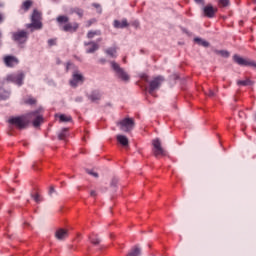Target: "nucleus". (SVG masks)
<instances>
[{
	"label": "nucleus",
	"instance_id": "nucleus-1",
	"mask_svg": "<svg viewBox=\"0 0 256 256\" xmlns=\"http://www.w3.org/2000/svg\"><path fill=\"white\" fill-rule=\"evenodd\" d=\"M31 122L33 127H39V125L43 123V116L39 110L30 112L24 116L9 119V123L15 125L18 129H26Z\"/></svg>",
	"mask_w": 256,
	"mask_h": 256
},
{
	"label": "nucleus",
	"instance_id": "nucleus-2",
	"mask_svg": "<svg viewBox=\"0 0 256 256\" xmlns=\"http://www.w3.org/2000/svg\"><path fill=\"white\" fill-rule=\"evenodd\" d=\"M59 29L64 31L65 33H77V29H79V23L77 22H69V17L65 15H60L56 18Z\"/></svg>",
	"mask_w": 256,
	"mask_h": 256
},
{
	"label": "nucleus",
	"instance_id": "nucleus-3",
	"mask_svg": "<svg viewBox=\"0 0 256 256\" xmlns=\"http://www.w3.org/2000/svg\"><path fill=\"white\" fill-rule=\"evenodd\" d=\"M12 40L18 45V47L23 48L25 43L29 41V32L25 30H18L12 33Z\"/></svg>",
	"mask_w": 256,
	"mask_h": 256
},
{
	"label": "nucleus",
	"instance_id": "nucleus-4",
	"mask_svg": "<svg viewBox=\"0 0 256 256\" xmlns=\"http://www.w3.org/2000/svg\"><path fill=\"white\" fill-rule=\"evenodd\" d=\"M110 65H111L117 79H120V81H124L125 83L129 82L131 77L129 76V74H127L125 69L121 68V66L119 64H117V62H115V61L110 62Z\"/></svg>",
	"mask_w": 256,
	"mask_h": 256
},
{
	"label": "nucleus",
	"instance_id": "nucleus-5",
	"mask_svg": "<svg viewBox=\"0 0 256 256\" xmlns=\"http://www.w3.org/2000/svg\"><path fill=\"white\" fill-rule=\"evenodd\" d=\"M27 29H33L39 30L43 29V23L41 22V12L37 9L33 10L32 16H31V23L26 25Z\"/></svg>",
	"mask_w": 256,
	"mask_h": 256
},
{
	"label": "nucleus",
	"instance_id": "nucleus-6",
	"mask_svg": "<svg viewBox=\"0 0 256 256\" xmlns=\"http://www.w3.org/2000/svg\"><path fill=\"white\" fill-rule=\"evenodd\" d=\"M234 63H237V65H240L241 67H253L256 71V62L250 59H244L243 57L239 55L233 56Z\"/></svg>",
	"mask_w": 256,
	"mask_h": 256
},
{
	"label": "nucleus",
	"instance_id": "nucleus-7",
	"mask_svg": "<svg viewBox=\"0 0 256 256\" xmlns=\"http://www.w3.org/2000/svg\"><path fill=\"white\" fill-rule=\"evenodd\" d=\"M121 131L125 133H129V131H133L135 127V120L133 118H124L118 123Z\"/></svg>",
	"mask_w": 256,
	"mask_h": 256
},
{
	"label": "nucleus",
	"instance_id": "nucleus-8",
	"mask_svg": "<svg viewBox=\"0 0 256 256\" xmlns=\"http://www.w3.org/2000/svg\"><path fill=\"white\" fill-rule=\"evenodd\" d=\"M163 81H165V79L162 76H158L150 81L148 93L150 95H155V91L161 87V83H163Z\"/></svg>",
	"mask_w": 256,
	"mask_h": 256
},
{
	"label": "nucleus",
	"instance_id": "nucleus-9",
	"mask_svg": "<svg viewBox=\"0 0 256 256\" xmlns=\"http://www.w3.org/2000/svg\"><path fill=\"white\" fill-rule=\"evenodd\" d=\"M152 145L154 147L153 153L155 157H161L165 155V149H163V146L161 145V140L159 138H155L152 140Z\"/></svg>",
	"mask_w": 256,
	"mask_h": 256
},
{
	"label": "nucleus",
	"instance_id": "nucleus-10",
	"mask_svg": "<svg viewBox=\"0 0 256 256\" xmlns=\"http://www.w3.org/2000/svg\"><path fill=\"white\" fill-rule=\"evenodd\" d=\"M23 79H25V74L23 72L7 76V81H11V83H15L16 85H19V87L23 85Z\"/></svg>",
	"mask_w": 256,
	"mask_h": 256
},
{
	"label": "nucleus",
	"instance_id": "nucleus-11",
	"mask_svg": "<svg viewBox=\"0 0 256 256\" xmlns=\"http://www.w3.org/2000/svg\"><path fill=\"white\" fill-rule=\"evenodd\" d=\"M85 81V78L79 71L73 72L72 79L70 80L71 87H77L80 83H83Z\"/></svg>",
	"mask_w": 256,
	"mask_h": 256
},
{
	"label": "nucleus",
	"instance_id": "nucleus-12",
	"mask_svg": "<svg viewBox=\"0 0 256 256\" xmlns=\"http://www.w3.org/2000/svg\"><path fill=\"white\" fill-rule=\"evenodd\" d=\"M3 61L4 65L10 68L15 67V65H19V59L15 56L6 55L4 56Z\"/></svg>",
	"mask_w": 256,
	"mask_h": 256
},
{
	"label": "nucleus",
	"instance_id": "nucleus-13",
	"mask_svg": "<svg viewBox=\"0 0 256 256\" xmlns=\"http://www.w3.org/2000/svg\"><path fill=\"white\" fill-rule=\"evenodd\" d=\"M204 15L209 17L210 19L215 17V13H217V8L213 7V5L208 4L203 8Z\"/></svg>",
	"mask_w": 256,
	"mask_h": 256
},
{
	"label": "nucleus",
	"instance_id": "nucleus-14",
	"mask_svg": "<svg viewBox=\"0 0 256 256\" xmlns=\"http://www.w3.org/2000/svg\"><path fill=\"white\" fill-rule=\"evenodd\" d=\"M101 97H103V94L99 90H93L88 95V99L92 101V103H97V101H101Z\"/></svg>",
	"mask_w": 256,
	"mask_h": 256
},
{
	"label": "nucleus",
	"instance_id": "nucleus-15",
	"mask_svg": "<svg viewBox=\"0 0 256 256\" xmlns=\"http://www.w3.org/2000/svg\"><path fill=\"white\" fill-rule=\"evenodd\" d=\"M55 237L58 239V241H63V239H67L69 237V232L63 228H60L55 232Z\"/></svg>",
	"mask_w": 256,
	"mask_h": 256
},
{
	"label": "nucleus",
	"instance_id": "nucleus-16",
	"mask_svg": "<svg viewBox=\"0 0 256 256\" xmlns=\"http://www.w3.org/2000/svg\"><path fill=\"white\" fill-rule=\"evenodd\" d=\"M114 27L115 29H125V27H129V23L127 22V19H123L122 21L115 20Z\"/></svg>",
	"mask_w": 256,
	"mask_h": 256
},
{
	"label": "nucleus",
	"instance_id": "nucleus-17",
	"mask_svg": "<svg viewBox=\"0 0 256 256\" xmlns=\"http://www.w3.org/2000/svg\"><path fill=\"white\" fill-rule=\"evenodd\" d=\"M116 139L123 147H127V145H129V139L125 135H118Z\"/></svg>",
	"mask_w": 256,
	"mask_h": 256
},
{
	"label": "nucleus",
	"instance_id": "nucleus-18",
	"mask_svg": "<svg viewBox=\"0 0 256 256\" xmlns=\"http://www.w3.org/2000/svg\"><path fill=\"white\" fill-rule=\"evenodd\" d=\"M33 7V1L32 0H26L22 3L21 9L24 11V13H27Z\"/></svg>",
	"mask_w": 256,
	"mask_h": 256
},
{
	"label": "nucleus",
	"instance_id": "nucleus-19",
	"mask_svg": "<svg viewBox=\"0 0 256 256\" xmlns=\"http://www.w3.org/2000/svg\"><path fill=\"white\" fill-rule=\"evenodd\" d=\"M127 256H141V248L138 245L132 247Z\"/></svg>",
	"mask_w": 256,
	"mask_h": 256
},
{
	"label": "nucleus",
	"instance_id": "nucleus-20",
	"mask_svg": "<svg viewBox=\"0 0 256 256\" xmlns=\"http://www.w3.org/2000/svg\"><path fill=\"white\" fill-rule=\"evenodd\" d=\"M106 55H109V57H112V59H115L117 57V48L111 47L107 48L105 50Z\"/></svg>",
	"mask_w": 256,
	"mask_h": 256
},
{
	"label": "nucleus",
	"instance_id": "nucleus-21",
	"mask_svg": "<svg viewBox=\"0 0 256 256\" xmlns=\"http://www.w3.org/2000/svg\"><path fill=\"white\" fill-rule=\"evenodd\" d=\"M70 13H75L76 15H78V17H80V19H82L84 11L79 7H75L70 9Z\"/></svg>",
	"mask_w": 256,
	"mask_h": 256
},
{
	"label": "nucleus",
	"instance_id": "nucleus-22",
	"mask_svg": "<svg viewBox=\"0 0 256 256\" xmlns=\"http://www.w3.org/2000/svg\"><path fill=\"white\" fill-rule=\"evenodd\" d=\"M85 45H92V47L89 48L86 51V53H95V51H97V49H99V45H97V43H95V42L86 43Z\"/></svg>",
	"mask_w": 256,
	"mask_h": 256
},
{
	"label": "nucleus",
	"instance_id": "nucleus-23",
	"mask_svg": "<svg viewBox=\"0 0 256 256\" xmlns=\"http://www.w3.org/2000/svg\"><path fill=\"white\" fill-rule=\"evenodd\" d=\"M68 133H69V129L67 128L62 129V131L58 135V138L60 139V141H65V139H67Z\"/></svg>",
	"mask_w": 256,
	"mask_h": 256
},
{
	"label": "nucleus",
	"instance_id": "nucleus-24",
	"mask_svg": "<svg viewBox=\"0 0 256 256\" xmlns=\"http://www.w3.org/2000/svg\"><path fill=\"white\" fill-rule=\"evenodd\" d=\"M90 242L93 244V245H99V243H101V239L99 238V236H97L96 234H92L90 236Z\"/></svg>",
	"mask_w": 256,
	"mask_h": 256
},
{
	"label": "nucleus",
	"instance_id": "nucleus-25",
	"mask_svg": "<svg viewBox=\"0 0 256 256\" xmlns=\"http://www.w3.org/2000/svg\"><path fill=\"white\" fill-rule=\"evenodd\" d=\"M194 41H195V43H197L198 45H201L202 47H209V42H207L201 38H195Z\"/></svg>",
	"mask_w": 256,
	"mask_h": 256
},
{
	"label": "nucleus",
	"instance_id": "nucleus-26",
	"mask_svg": "<svg viewBox=\"0 0 256 256\" xmlns=\"http://www.w3.org/2000/svg\"><path fill=\"white\" fill-rule=\"evenodd\" d=\"M59 119H60V122H61V123H69L70 121H72L71 116H67V115H65V114H61V115L59 116Z\"/></svg>",
	"mask_w": 256,
	"mask_h": 256
},
{
	"label": "nucleus",
	"instance_id": "nucleus-27",
	"mask_svg": "<svg viewBox=\"0 0 256 256\" xmlns=\"http://www.w3.org/2000/svg\"><path fill=\"white\" fill-rule=\"evenodd\" d=\"M5 99H9V92L0 89V101H5Z\"/></svg>",
	"mask_w": 256,
	"mask_h": 256
},
{
	"label": "nucleus",
	"instance_id": "nucleus-28",
	"mask_svg": "<svg viewBox=\"0 0 256 256\" xmlns=\"http://www.w3.org/2000/svg\"><path fill=\"white\" fill-rule=\"evenodd\" d=\"M237 85L242 86V87H247L251 85V80L246 79V80H238Z\"/></svg>",
	"mask_w": 256,
	"mask_h": 256
},
{
	"label": "nucleus",
	"instance_id": "nucleus-29",
	"mask_svg": "<svg viewBox=\"0 0 256 256\" xmlns=\"http://www.w3.org/2000/svg\"><path fill=\"white\" fill-rule=\"evenodd\" d=\"M99 35H101V31H99V30H96V31H89V32L87 33L88 39H93V37L99 36Z\"/></svg>",
	"mask_w": 256,
	"mask_h": 256
},
{
	"label": "nucleus",
	"instance_id": "nucleus-30",
	"mask_svg": "<svg viewBox=\"0 0 256 256\" xmlns=\"http://www.w3.org/2000/svg\"><path fill=\"white\" fill-rule=\"evenodd\" d=\"M92 7H94V9H96V11L99 15H101V13H103V8L101 7V4L92 3Z\"/></svg>",
	"mask_w": 256,
	"mask_h": 256
},
{
	"label": "nucleus",
	"instance_id": "nucleus-31",
	"mask_svg": "<svg viewBox=\"0 0 256 256\" xmlns=\"http://www.w3.org/2000/svg\"><path fill=\"white\" fill-rule=\"evenodd\" d=\"M215 53L217 55H221L222 57H229V52L226 50H216Z\"/></svg>",
	"mask_w": 256,
	"mask_h": 256
},
{
	"label": "nucleus",
	"instance_id": "nucleus-32",
	"mask_svg": "<svg viewBox=\"0 0 256 256\" xmlns=\"http://www.w3.org/2000/svg\"><path fill=\"white\" fill-rule=\"evenodd\" d=\"M219 7H227L229 5V0H218Z\"/></svg>",
	"mask_w": 256,
	"mask_h": 256
},
{
	"label": "nucleus",
	"instance_id": "nucleus-33",
	"mask_svg": "<svg viewBox=\"0 0 256 256\" xmlns=\"http://www.w3.org/2000/svg\"><path fill=\"white\" fill-rule=\"evenodd\" d=\"M25 103L27 105H35V103H37V100H35V98H28L25 100Z\"/></svg>",
	"mask_w": 256,
	"mask_h": 256
},
{
	"label": "nucleus",
	"instance_id": "nucleus-34",
	"mask_svg": "<svg viewBox=\"0 0 256 256\" xmlns=\"http://www.w3.org/2000/svg\"><path fill=\"white\" fill-rule=\"evenodd\" d=\"M48 45L49 47H53L54 45H57V39H49Z\"/></svg>",
	"mask_w": 256,
	"mask_h": 256
},
{
	"label": "nucleus",
	"instance_id": "nucleus-35",
	"mask_svg": "<svg viewBox=\"0 0 256 256\" xmlns=\"http://www.w3.org/2000/svg\"><path fill=\"white\" fill-rule=\"evenodd\" d=\"M88 175H92V177H99V174L93 170H87Z\"/></svg>",
	"mask_w": 256,
	"mask_h": 256
},
{
	"label": "nucleus",
	"instance_id": "nucleus-36",
	"mask_svg": "<svg viewBox=\"0 0 256 256\" xmlns=\"http://www.w3.org/2000/svg\"><path fill=\"white\" fill-rule=\"evenodd\" d=\"M32 197H33V199H34V201H35L36 203H41V198H40L39 194H35V195L32 196Z\"/></svg>",
	"mask_w": 256,
	"mask_h": 256
},
{
	"label": "nucleus",
	"instance_id": "nucleus-37",
	"mask_svg": "<svg viewBox=\"0 0 256 256\" xmlns=\"http://www.w3.org/2000/svg\"><path fill=\"white\" fill-rule=\"evenodd\" d=\"M206 95H208V97H215V92L213 90H209Z\"/></svg>",
	"mask_w": 256,
	"mask_h": 256
},
{
	"label": "nucleus",
	"instance_id": "nucleus-38",
	"mask_svg": "<svg viewBox=\"0 0 256 256\" xmlns=\"http://www.w3.org/2000/svg\"><path fill=\"white\" fill-rule=\"evenodd\" d=\"M118 182H119V180H117V178L112 179L111 186L115 187Z\"/></svg>",
	"mask_w": 256,
	"mask_h": 256
},
{
	"label": "nucleus",
	"instance_id": "nucleus-39",
	"mask_svg": "<svg viewBox=\"0 0 256 256\" xmlns=\"http://www.w3.org/2000/svg\"><path fill=\"white\" fill-rule=\"evenodd\" d=\"M97 195V191L91 190L90 191V197H95Z\"/></svg>",
	"mask_w": 256,
	"mask_h": 256
},
{
	"label": "nucleus",
	"instance_id": "nucleus-40",
	"mask_svg": "<svg viewBox=\"0 0 256 256\" xmlns=\"http://www.w3.org/2000/svg\"><path fill=\"white\" fill-rule=\"evenodd\" d=\"M53 193H55V188L51 186L49 190V195H53Z\"/></svg>",
	"mask_w": 256,
	"mask_h": 256
},
{
	"label": "nucleus",
	"instance_id": "nucleus-41",
	"mask_svg": "<svg viewBox=\"0 0 256 256\" xmlns=\"http://www.w3.org/2000/svg\"><path fill=\"white\" fill-rule=\"evenodd\" d=\"M3 21H5V16L3 13H0V23H3Z\"/></svg>",
	"mask_w": 256,
	"mask_h": 256
},
{
	"label": "nucleus",
	"instance_id": "nucleus-42",
	"mask_svg": "<svg viewBox=\"0 0 256 256\" xmlns=\"http://www.w3.org/2000/svg\"><path fill=\"white\" fill-rule=\"evenodd\" d=\"M107 62V60H105V59H100L99 60V63H102V64H104V63H106Z\"/></svg>",
	"mask_w": 256,
	"mask_h": 256
},
{
	"label": "nucleus",
	"instance_id": "nucleus-43",
	"mask_svg": "<svg viewBox=\"0 0 256 256\" xmlns=\"http://www.w3.org/2000/svg\"><path fill=\"white\" fill-rule=\"evenodd\" d=\"M195 2L201 4L203 3V0H195Z\"/></svg>",
	"mask_w": 256,
	"mask_h": 256
},
{
	"label": "nucleus",
	"instance_id": "nucleus-44",
	"mask_svg": "<svg viewBox=\"0 0 256 256\" xmlns=\"http://www.w3.org/2000/svg\"><path fill=\"white\" fill-rule=\"evenodd\" d=\"M69 65H71V63H67L66 71H69Z\"/></svg>",
	"mask_w": 256,
	"mask_h": 256
},
{
	"label": "nucleus",
	"instance_id": "nucleus-45",
	"mask_svg": "<svg viewBox=\"0 0 256 256\" xmlns=\"http://www.w3.org/2000/svg\"><path fill=\"white\" fill-rule=\"evenodd\" d=\"M88 27H91V21H89Z\"/></svg>",
	"mask_w": 256,
	"mask_h": 256
},
{
	"label": "nucleus",
	"instance_id": "nucleus-46",
	"mask_svg": "<svg viewBox=\"0 0 256 256\" xmlns=\"http://www.w3.org/2000/svg\"><path fill=\"white\" fill-rule=\"evenodd\" d=\"M0 37H1V32H0Z\"/></svg>",
	"mask_w": 256,
	"mask_h": 256
}]
</instances>
